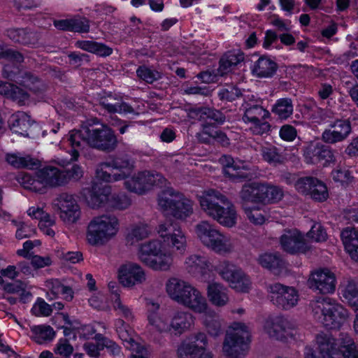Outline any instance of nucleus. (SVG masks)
<instances>
[{
  "label": "nucleus",
  "mask_w": 358,
  "mask_h": 358,
  "mask_svg": "<svg viewBox=\"0 0 358 358\" xmlns=\"http://www.w3.org/2000/svg\"><path fill=\"white\" fill-rule=\"evenodd\" d=\"M174 257L158 240H152L142 244L138 251L140 261L154 271L169 270Z\"/></svg>",
  "instance_id": "7"
},
{
  "label": "nucleus",
  "mask_w": 358,
  "mask_h": 358,
  "mask_svg": "<svg viewBox=\"0 0 358 358\" xmlns=\"http://www.w3.org/2000/svg\"><path fill=\"white\" fill-rule=\"evenodd\" d=\"M316 343L322 358H342L340 336L335 338L329 334H319L316 336Z\"/></svg>",
  "instance_id": "22"
},
{
  "label": "nucleus",
  "mask_w": 358,
  "mask_h": 358,
  "mask_svg": "<svg viewBox=\"0 0 358 358\" xmlns=\"http://www.w3.org/2000/svg\"><path fill=\"white\" fill-rule=\"evenodd\" d=\"M308 283L310 288L321 294H331L335 291L336 279L328 268H320L311 273Z\"/></svg>",
  "instance_id": "17"
},
{
  "label": "nucleus",
  "mask_w": 358,
  "mask_h": 358,
  "mask_svg": "<svg viewBox=\"0 0 358 358\" xmlns=\"http://www.w3.org/2000/svg\"><path fill=\"white\" fill-rule=\"evenodd\" d=\"M203 213L226 227H233L236 224L237 213L232 202L220 192L209 189L197 196Z\"/></svg>",
  "instance_id": "2"
},
{
  "label": "nucleus",
  "mask_w": 358,
  "mask_h": 358,
  "mask_svg": "<svg viewBox=\"0 0 358 358\" xmlns=\"http://www.w3.org/2000/svg\"><path fill=\"white\" fill-rule=\"evenodd\" d=\"M7 161L9 164L13 165L15 167L20 168V167H29L31 168L36 163L33 161L30 157H18L15 155H8L7 157Z\"/></svg>",
  "instance_id": "58"
},
{
  "label": "nucleus",
  "mask_w": 358,
  "mask_h": 358,
  "mask_svg": "<svg viewBox=\"0 0 358 358\" xmlns=\"http://www.w3.org/2000/svg\"><path fill=\"white\" fill-rule=\"evenodd\" d=\"M15 82L29 88L34 92H38L41 90V87H42V84L41 81L34 74L26 71H19Z\"/></svg>",
  "instance_id": "42"
},
{
  "label": "nucleus",
  "mask_w": 358,
  "mask_h": 358,
  "mask_svg": "<svg viewBox=\"0 0 358 358\" xmlns=\"http://www.w3.org/2000/svg\"><path fill=\"white\" fill-rule=\"evenodd\" d=\"M278 64L268 57H260L253 64L252 72L258 78H271L276 72Z\"/></svg>",
  "instance_id": "28"
},
{
  "label": "nucleus",
  "mask_w": 358,
  "mask_h": 358,
  "mask_svg": "<svg viewBox=\"0 0 358 358\" xmlns=\"http://www.w3.org/2000/svg\"><path fill=\"white\" fill-rule=\"evenodd\" d=\"M269 116L268 110L259 105H252L245 108L242 118L245 123H248L250 121L258 120V119H267Z\"/></svg>",
  "instance_id": "46"
},
{
  "label": "nucleus",
  "mask_w": 358,
  "mask_h": 358,
  "mask_svg": "<svg viewBox=\"0 0 358 358\" xmlns=\"http://www.w3.org/2000/svg\"><path fill=\"white\" fill-rule=\"evenodd\" d=\"M166 179L159 173L142 171L126 179L124 187L131 192L143 194L154 186H166Z\"/></svg>",
  "instance_id": "11"
},
{
  "label": "nucleus",
  "mask_w": 358,
  "mask_h": 358,
  "mask_svg": "<svg viewBox=\"0 0 358 358\" xmlns=\"http://www.w3.org/2000/svg\"><path fill=\"white\" fill-rule=\"evenodd\" d=\"M259 152L262 159L271 165L282 164L285 160V157L280 150L271 144L262 145Z\"/></svg>",
  "instance_id": "40"
},
{
  "label": "nucleus",
  "mask_w": 358,
  "mask_h": 358,
  "mask_svg": "<svg viewBox=\"0 0 358 358\" xmlns=\"http://www.w3.org/2000/svg\"><path fill=\"white\" fill-rule=\"evenodd\" d=\"M265 183L253 182L245 183L240 191L239 196L243 202L264 203Z\"/></svg>",
  "instance_id": "25"
},
{
  "label": "nucleus",
  "mask_w": 358,
  "mask_h": 358,
  "mask_svg": "<svg viewBox=\"0 0 358 358\" xmlns=\"http://www.w3.org/2000/svg\"><path fill=\"white\" fill-rule=\"evenodd\" d=\"M189 115L200 121H213L217 124H222L226 120V117L222 113L208 107L192 108Z\"/></svg>",
  "instance_id": "26"
},
{
  "label": "nucleus",
  "mask_w": 358,
  "mask_h": 358,
  "mask_svg": "<svg viewBox=\"0 0 358 358\" xmlns=\"http://www.w3.org/2000/svg\"><path fill=\"white\" fill-rule=\"evenodd\" d=\"M100 104L108 112L115 113H134L133 108L125 102L116 99L115 96L110 95L106 98H102Z\"/></svg>",
  "instance_id": "38"
},
{
  "label": "nucleus",
  "mask_w": 358,
  "mask_h": 358,
  "mask_svg": "<svg viewBox=\"0 0 358 358\" xmlns=\"http://www.w3.org/2000/svg\"><path fill=\"white\" fill-rule=\"evenodd\" d=\"M264 203H277L283 197V191L281 188L265 184Z\"/></svg>",
  "instance_id": "53"
},
{
  "label": "nucleus",
  "mask_w": 358,
  "mask_h": 358,
  "mask_svg": "<svg viewBox=\"0 0 358 358\" xmlns=\"http://www.w3.org/2000/svg\"><path fill=\"white\" fill-rule=\"evenodd\" d=\"M110 166L106 162L98 164L96 169V177L102 181L106 182H113L121 180V177L117 176L115 173H108L106 169H110Z\"/></svg>",
  "instance_id": "49"
},
{
  "label": "nucleus",
  "mask_w": 358,
  "mask_h": 358,
  "mask_svg": "<svg viewBox=\"0 0 358 358\" xmlns=\"http://www.w3.org/2000/svg\"><path fill=\"white\" fill-rule=\"evenodd\" d=\"M264 331L273 339L282 341L292 336L296 324L282 316L268 317L264 322Z\"/></svg>",
  "instance_id": "14"
},
{
  "label": "nucleus",
  "mask_w": 358,
  "mask_h": 358,
  "mask_svg": "<svg viewBox=\"0 0 358 358\" xmlns=\"http://www.w3.org/2000/svg\"><path fill=\"white\" fill-rule=\"evenodd\" d=\"M180 304L198 313H204L208 309L206 299L195 287L192 292V295L187 299V302Z\"/></svg>",
  "instance_id": "41"
},
{
  "label": "nucleus",
  "mask_w": 358,
  "mask_h": 358,
  "mask_svg": "<svg viewBox=\"0 0 358 358\" xmlns=\"http://www.w3.org/2000/svg\"><path fill=\"white\" fill-rule=\"evenodd\" d=\"M293 111L294 105L290 98L279 99L271 107V113L281 120H286L290 117Z\"/></svg>",
  "instance_id": "39"
},
{
  "label": "nucleus",
  "mask_w": 358,
  "mask_h": 358,
  "mask_svg": "<svg viewBox=\"0 0 358 358\" xmlns=\"http://www.w3.org/2000/svg\"><path fill=\"white\" fill-rule=\"evenodd\" d=\"M64 176L65 177V184L69 182L70 180H78L83 177V171L78 164H74L71 169L63 171Z\"/></svg>",
  "instance_id": "63"
},
{
  "label": "nucleus",
  "mask_w": 358,
  "mask_h": 358,
  "mask_svg": "<svg viewBox=\"0 0 358 358\" xmlns=\"http://www.w3.org/2000/svg\"><path fill=\"white\" fill-rule=\"evenodd\" d=\"M184 266L190 275L205 280L212 270V264L207 257L192 254L186 257Z\"/></svg>",
  "instance_id": "23"
},
{
  "label": "nucleus",
  "mask_w": 358,
  "mask_h": 358,
  "mask_svg": "<svg viewBox=\"0 0 358 358\" xmlns=\"http://www.w3.org/2000/svg\"><path fill=\"white\" fill-rule=\"evenodd\" d=\"M148 320L150 326L157 332L171 333L176 336H180L189 331L194 324L192 314L182 310L175 312L170 320L164 314L151 313L148 316Z\"/></svg>",
  "instance_id": "4"
},
{
  "label": "nucleus",
  "mask_w": 358,
  "mask_h": 358,
  "mask_svg": "<svg viewBox=\"0 0 358 358\" xmlns=\"http://www.w3.org/2000/svg\"><path fill=\"white\" fill-rule=\"evenodd\" d=\"M148 226L143 223L131 224L127 229L126 242L127 245H133L140 241L148 237L150 234Z\"/></svg>",
  "instance_id": "37"
},
{
  "label": "nucleus",
  "mask_w": 358,
  "mask_h": 358,
  "mask_svg": "<svg viewBox=\"0 0 358 358\" xmlns=\"http://www.w3.org/2000/svg\"><path fill=\"white\" fill-rule=\"evenodd\" d=\"M33 339L38 344L52 341L55 336V331L49 325L33 326L31 328Z\"/></svg>",
  "instance_id": "43"
},
{
  "label": "nucleus",
  "mask_w": 358,
  "mask_h": 358,
  "mask_svg": "<svg viewBox=\"0 0 358 358\" xmlns=\"http://www.w3.org/2000/svg\"><path fill=\"white\" fill-rule=\"evenodd\" d=\"M131 205V199L124 193L110 194L108 206L110 208L122 210L128 208Z\"/></svg>",
  "instance_id": "48"
},
{
  "label": "nucleus",
  "mask_w": 358,
  "mask_h": 358,
  "mask_svg": "<svg viewBox=\"0 0 358 358\" xmlns=\"http://www.w3.org/2000/svg\"><path fill=\"white\" fill-rule=\"evenodd\" d=\"M310 306L315 319L328 329H338L348 316L344 307L329 297H319Z\"/></svg>",
  "instance_id": "3"
},
{
  "label": "nucleus",
  "mask_w": 358,
  "mask_h": 358,
  "mask_svg": "<svg viewBox=\"0 0 358 358\" xmlns=\"http://www.w3.org/2000/svg\"><path fill=\"white\" fill-rule=\"evenodd\" d=\"M345 249L351 258L358 262V231L353 228H345L341 234Z\"/></svg>",
  "instance_id": "31"
},
{
  "label": "nucleus",
  "mask_w": 358,
  "mask_h": 358,
  "mask_svg": "<svg viewBox=\"0 0 358 358\" xmlns=\"http://www.w3.org/2000/svg\"><path fill=\"white\" fill-rule=\"evenodd\" d=\"M137 76L148 83H152L160 78L158 71H152L146 66H140L136 70Z\"/></svg>",
  "instance_id": "60"
},
{
  "label": "nucleus",
  "mask_w": 358,
  "mask_h": 358,
  "mask_svg": "<svg viewBox=\"0 0 358 358\" xmlns=\"http://www.w3.org/2000/svg\"><path fill=\"white\" fill-rule=\"evenodd\" d=\"M342 358H358V348L353 339L345 333L340 334Z\"/></svg>",
  "instance_id": "44"
},
{
  "label": "nucleus",
  "mask_w": 358,
  "mask_h": 358,
  "mask_svg": "<svg viewBox=\"0 0 358 358\" xmlns=\"http://www.w3.org/2000/svg\"><path fill=\"white\" fill-rule=\"evenodd\" d=\"M250 333L248 327L241 322H234L227 331L222 352L227 358H243L248 352Z\"/></svg>",
  "instance_id": "6"
},
{
  "label": "nucleus",
  "mask_w": 358,
  "mask_h": 358,
  "mask_svg": "<svg viewBox=\"0 0 358 358\" xmlns=\"http://www.w3.org/2000/svg\"><path fill=\"white\" fill-rule=\"evenodd\" d=\"M223 166V173L232 182H238L250 180L252 174L247 164L243 162H236L230 156H223L221 158Z\"/></svg>",
  "instance_id": "19"
},
{
  "label": "nucleus",
  "mask_w": 358,
  "mask_h": 358,
  "mask_svg": "<svg viewBox=\"0 0 358 358\" xmlns=\"http://www.w3.org/2000/svg\"><path fill=\"white\" fill-rule=\"evenodd\" d=\"M71 150V161H77L80 152L85 145L103 152H111L117 145L114 131L106 124L83 126L80 129H73L64 138Z\"/></svg>",
  "instance_id": "1"
},
{
  "label": "nucleus",
  "mask_w": 358,
  "mask_h": 358,
  "mask_svg": "<svg viewBox=\"0 0 358 358\" xmlns=\"http://www.w3.org/2000/svg\"><path fill=\"white\" fill-rule=\"evenodd\" d=\"M203 133L213 138L224 146L229 145V139L227 135L220 130L213 129L208 123L203 125Z\"/></svg>",
  "instance_id": "52"
},
{
  "label": "nucleus",
  "mask_w": 358,
  "mask_h": 358,
  "mask_svg": "<svg viewBox=\"0 0 358 358\" xmlns=\"http://www.w3.org/2000/svg\"><path fill=\"white\" fill-rule=\"evenodd\" d=\"M9 125L13 132L28 136V130L31 125L30 116L24 112H17L11 116Z\"/></svg>",
  "instance_id": "36"
},
{
  "label": "nucleus",
  "mask_w": 358,
  "mask_h": 358,
  "mask_svg": "<svg viewBox=\"0 0 358 358\" xmlns=\"http://www.w3.org/2000/svg\"><path fill=\"white\" fill-rule=\"evenodd\" d=\"M296 188L299 192L308 195L317 201H324L329 196L326 185L313 177H304L299 179L296 182Z\"/></svg>",
  "instance_id": "18"
},
{
  "label": "nucleus",
  "mask_w": 358,
  "mask_h": 358,
  "mask_svg": "<svg viewBox=\"0 0 358 358\" xmlns=\"http://www.w3.org/2000/svg\"><path fill=\"white\" fill-rule=\"evenodd\" d=\"M333 180L342 184H348L353 178L351 172L345 167H338L331 172Z\"/></svg>",
  "instance_id": "57"
},
{
  "label": "nucleus",
  "mask_w": 358,
  "mask_h": 358,
  "mask_svg": "<svg viewBox=\"0 0 358 358\" xmlns=\"http://www.w3.org/2000/svg\"><path fill=\"white\" fill-rule=\"evenodd\" d=\"M81 48L100 56H108L112 53V49L109 47L93 41L84 42Z\"/></svg>",
  "instance_id": "50"
},
{
  "label": "nucleus",
  "mask_w": 358,
  "mask_h": 358,
  "mask_svg": "<svg viewBox=\"0 0 358 358\" xmlns=\"http://www.w3.org/2000/svg\"><path fill=\"white\" fill-rule=\"evenodd\" d=\"M110 168L118 171L115 173L121 177V180L127 178L131 173L134 164L127 156H116L109 159L106 162Z\"/></svg>",
  "instance_id": "34"
},
{
  "label": "nucleus",
  "mask_w": 358,
  "mask_h": 358,
  "mask_svg": "<svg viewBox=\"0 0 358 358\" xmlns=\"http://www.w3.org/2000/svg\"><path fill=\"white\" fill-rule=\"evenodd\" d=\"M110 188L107 185L99 186L94 185L87 197V202L92 208L101 207L106 203H109V196L110 194Z\"/></svg>",
  "instance_id": "30"
},
{
  "label": "nucleus",
  "mask_w": 358,
  "mask_h": 358,
  "mask_svg": "<svg viewBox=\"0 0 358 358\" xmlns=\"http://www.w3.org/2000/svg\"><path fill=\"white\" fill-rule=\"evenodd\" d=\"M303 156L308 164H316L323 161L324 164H327L335 162L334 150L320 142H312L305 147Z\"/></svg>",
  "instance_id": "20"
},
{
  "label": "nucleus",
  "mask_w": 358,
  "mask_h": 358,
  "mask_svg": "<svg viewBox=\"0 0 358 358\" xmlns=\"http://www.w3.org/2000/svg\"><path fill=\"white\" fill-rule=\"evenodd\" d=\"M267 291L273 303L284 310H289L298 303L299 294L293 287L274 283L267 286Z\"/></svg>",
  "instance_id": "13"
},
{
  "label": "nucleus",
  "mask_w": 358,
  "mask_h": 358,
  "mask_svg": "<svg viewBox=\"0 0 358 358\" xmlns=\"http://www.w3.org/2000/svg\"><path fill=\"white\" fill-rule=\"evenodd\" d=\"M203 316V324L207 333L213 337H217L222 332V320L220 316L212 310H206Z\"/></svg>",
  "instance_id": "35"
},
{
  "label": "nucleus",
  "mask_w": 358,
  "mask_h": 358,
  "mask_svg": "<svg viewBox=\"0 0 358 358\" xmlns=\"http://www.w3.org/2000/svg\"><path fill=\"white\" fill-rule=\"evenodd\" d=\"M207 294L210 303L217 307L224 306L229 301L228 289L218 282L208 284Z\"/></svg>",
  "instance_id": "27"
},
{
  "label": "nucleus",
  "mask_w": 358,
  "mask_h": 358,
  "mask_svg": "<svg viewBox=\"0 0 358 358\" xmlns=\"http://www.w3.org/2000/svg\"><path fill=\"white\" fill-rule=\"evenodd\" d=\"M280 243L282 250L292 255L304 253L308 250L304 236L296 229L285 231Z\"/></svg>",
  "instance_id": "24"
},
{
  "label": "nucleus",
  "mask_w": 358,
  "mask_h": 358,
  "mask_svg": "<svg viewBox=\"0 0 358 358\" xmlns=\"http://www.w3.org/2000/svg\"><path fill=\"white\" fill-rule=\"evenodd\" d=\"M351 132L350 122L347 120L336 119L331 122L329 128L322 134V140L328 144H335L344 141Z\"/></svg>",
  "instance_id": "21"
},
{
  "label": "nucleus",
  "mask_w": 358,
  "mask_h": 358,
  "mask_svg": "<svg viewBox=\"0 0 358 358\" xmlns=\"http://www.w3.org/2000/svg\"><path fill=\"white\" fill-rule=\"evenodd\" d=\"M54 205L60 211L61 219L67 223H75L80 217V208L72 194L64 192L54 200Z\"/></svg>",
  "instance_id": "16"
},
{
  "label": "nucleus",
  "mask_w": 358,
  "mask_h": 358,
  "mask_svg": "<svg viewBox=\"0 0 358 358\" xmlns=\"http://www.w3.org/2000/svg\"><path fill=\"white\" fill-rule=\"evenodd\" d=\"M117 277L120 283L125 287L142 285L147 279L145 270L134 262L122 264L118 268Z\"/></svg>",
  "instance_id": "15"
},
{
  "label": "nucleus",
  "mask_w": 358,
  "mask_h": 358,
  "mask_svg": "<svg viewBox=\"0 0 358 358\" xmlns=\"http://www.w3.org/2000/svg\"><path fill=\"white\" fill-rule=\"evenodd\" d=\"M159 208L180 220H185L194 213V202L182 193L169 188L162 191L157 199Z\"/></svg>",
  "instance_id": "5"
},
{
  "label": "nucleus",
  "mask_w": 358,
  "mask_h": 358,
  "mask_svg": "<svg viewBox=\"0 0 358 358\" xmlns=\"http://www.w3.org/2000/svg\"><path fill=\"white\" fill-rule=\"evenodd\" d=\"M73 347L66 338H60L54 348V353L60 358H70L73 352Z\"/></svg>",
  "instance_id": "51"
},
{
  "label": "nucleus",
  "mask_w": 358,
  "mask_h": 358,
  "mask_svg": "<svg viewBox=\"0 0 358 358\" xmlns=\"http://www.w3.org/2000/svg\"><path fill=\"white\" fill-rule=\"evenodd\" d=\"M7 98L11 99L20 105H23L29 99V94L24 90L13 85Z\"/></svg>",
  "instance_id": "61"
},
{
  "label": "nucleus",
  "mask_w": 358,
  "mask_h": 358,
  "mask_svg": "<svg viewBox=\"0 0 358 358\" xmlns=\"http://www.w3.org/2000/svg\"><path fill=\"white\" fill-rule=\"evenodd\" d=\"M243 55L234 52H228L224 54L220 61V70L222 73L231 71V68L236 66L243 61Z\"/></svg>",
  "instance_id": "45"
},
{
  "label": "nucleus",
  "mask_w": 358,
  "mask_h": 358,
  "mask_svg": "<svg viewBox=\"0 0 358 358\" xmlns=\"http://www.w3.org/2000/svg\"><path fill=\"white\" fill-rule=\"evenodd\" d=\"M259 264L275 275L280 274L285 268V262L277 253H264L257 259Z\"/></svg>",
  "instance_id": "32"
},
{
  "label": "nucleus",
  "mask_w": 358,
  "mask_h": 358,
  "mask_svg": "<svg viewBox=\"0 0 358 358\" xmlns=\"http://www.w3.org/2000/svg\"><path fill=\"white\" fill-rule=\"evenodd\" d=\"M0 58L6 59L17 63H21L24 60L23 55L13 49L3 48L0 45Z\"/></svg>",
  "instance_id": "62"
},
{
  "label": "nucleus",
  "mask_w": 358,
  "mask_h": 358,
  "mask_svg": "<svg viewBox=\"0 0 358 358\" xmlns=\"http://www.w3.org/2000/svg\"><path fill=\"white\" fill-rule=\"evenodd\" d=\"M343 297L348 301L355 308V303L358 301V285L353 281H349L342 291Z\"/></svg>",
  "instance_id": "56"
},
{
  "label": "nucleus",
  "mask_w": 358,
  "mask_h": 358,
  "mask_svg": "<svg viewBox=\"0 0 358 358\" xmlns=\"http://www.w3.org/2000/svg\"><path fill=\"white\" fill-rule=\"evenodd\" d=\"M218 96L222 101H233L241 96V91L235 86H228L220 90Z\"/></svg>",
  "instance_id": "59"
},
{
  "label": "nucleus",
  "mask_w": 358,
  "mask_h": 358,
  "mask_svg": "<svg viewBox=\"0 0 358 358\" xmlns=\"http://www.w3.org/2000/svg\"><path fill=\"white\" fill-rule=\"evenodd\" d=\"M190 285V283L183 280L171 278L166 283V290L171 299L180 304L183 294H185Z\"/></svg>",
  "instance_id": "33"
},
{
  "label": "nucleus",
  "mask_w": 358,
  "mask_h": 358,
  "mask_svg": "<svg viewBox=\"0 0 358 358\" xmlns=\"http://www.w3.org/2000/svg\"><path fill=\"white\" fill-rule=\"evenodd\" d=\"M217 272L229 286L239 292H248L251 287L249 277L236 265L223 262L217 267Z\"/></svg>",
  "instance_id": "12"
},
{
  "label": "nucleus",
  "mask_w": 358,
  "mask_h": 358,
  "mask_svg": "<svg viewBox=\"0 0 358 358\" xmlns=\"http://www.w3.org/2000/svg\"><path fill=\"white\" fill-rule=\"evenodd\" d=\"M194 232L203 245L216 253L225 254L232 250L233 245L230 238L207 220H202L196 224Z\"/></svg>",
  "instance_id": "9"
},
{
  "label": "nucleus",
  "mask_w": 358,
  "mask_h": 358,
  "mask_svg": "<svg viewBox=\"0 0 358 358\" xmlns=\"http://www.w3.org/2000/svg\"><path fill=\"white\" fill-rule=\"evenodd\" d=\"M113 309L117 312V314L124 317L128 321H132L134 318L132 310L123 303L120 297L113 299Z\"/></svg>",
  "instance_id": "55"
},
{
  "label": "nucleus",
  "mask_w": 358,
  "mask_h": 358,
  "mask_svg": "<svg viewBox=\"0 0 358 358\" xmlns=\"http://www.w3.org/2000/svg\"><path fill=\"white\" fill-rule=\"evenodd\" d=\"M162 245L174 257L183 255L187 248L185 233L176 224L166 222L158 227Z\"/></svg>",
  "instance_id": "10"
},
{
  "label": "nucleus",
  "mask_w": 358,
  "mask_h": 358,
  "mask_svg": "<svg viewBox=\"0 0 358 358\" xmlns=\"http://www.w3.org/2000/svg\"><path fill=\"white\" fill-rule=\"evenodd\" d=\"M251 126L249 127V131L253 135L262 136L268 134L271 131V124L266 121V119H258V120L250 121Z\"/></svg>",
  "instance_id": "54"
},
{
  "label": "nucleus",
  "mask_w": 358,
  "mask_h": 358,
  "mask_svg": "<svg viewBox=\"0 0 358 358\" xmlns=\"http://www.w3.org/2000/svg\"><path fill=\"white\" fill-rule=\"evenodd\" d=\"M308 234L310 238L316 242L324 241L327 237L326 231L320 224H315Z\"/></svg>",
  "instance_id": "64"
},
{
  "label": "nucleus",
  "mask_w": 358,
  "mask_h": 358,
  "mask_svg": "<svg viewBox=\"0 0 358 358\" xmlns=\"http://www.w3.org/2000/svg\"><path fill=\"white\" fill-rule=\"evenodd\" d=\"M37 176L38 178H41L46 185L50 187L65 185V177L64 176L63 171L56 167H45L37 173Z\"/></svg>",
  "instance_id": "29"
},
{
  "label": "nucleus",
  "mask_w": 358,
  "mask_h": 358,
  "mask_svg": "<svg viewBox=\"0 0 358 358\" xmlns=\"http://www.w3.org/2000/svg\"><path fill=\"white\" fill-rule=\"evenodd\" d=\"M119 220L112 214L94 217L88 224L87 238L92 245H103L119 231Z\"/></svg>",
  "instance_id": "8"
},
{
  "label": "nucleus",
  "mask_w": 358,
  "mask_h": 358,
  "mask_svg": "<svg viewBox=\"0 0 358 358\" xmlns=\"http://www.w3.org/2000/svg\"><path fill=\"white\" fill-rule=\"evenodd\" d=\"M203 352V348L199 347L194 342L183 343L178 349L180 358H196Z\"/></svg>",
  "instance_id": "47"
}]
</instances>
